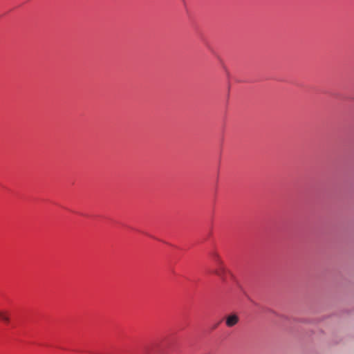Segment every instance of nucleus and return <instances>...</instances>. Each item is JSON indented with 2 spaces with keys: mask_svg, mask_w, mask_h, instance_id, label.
<instances>
[{
  "mask_svg": "<svg viewBox=\"0 0 354 354\" xmlns=\"http://www.w3.org/2000/svg\"><path fill=\"white\" fill-rule=\"evenodd\" d=\"M214 266V268L213 269L212 272L218 276L223 281H225L227 270L224 266L223 261H222L219 264H216Z\"/></svg>",
  "mask_w": 354,
  "mask_h": 354,
  "instance_id": "nucleus-1",
  "label": "nucleus"
},
{
  "mask_svg": "<svg viewBox=\"0 0 354 354\" xmlns=\"http://www.w3.org/2000/svg\"><path fill=\"white\" fill-rule=\"evenodd\" d=\"M239 322V317L236 314L232 313L227 315L225 318V324L227 327H233Z\"/></svg>",
  "mask_w": 354,
  "mask_h": 354,
  "instance_id": "nucleus-2",
  "label": "nucleus"
},
{
  "mask_svg": "<svg viewBox=\"0 0 354 354\" xmlns=\"http://www.w3.org/2000/svg\"><path fill=\"white\" fill-rule=\"evenodd\" d=\"M0 319L6 323L9 322L8 316L6 313L3 312H0Z\"/></svg>",
  "mask_w": 354,
  "mask_h": 354,
  "instance_id": "nucleus-4",
  "label": "nucleus"
},
{
  "mask_svg": "<svg viewBox=\"0 0 354 354\" xmlns=\"http://www.w3.org/2000/svg\"><path fill=\"white\" fill-rule=\"evenodd\" d=\"M212 259L214 263V266L216 264H219L222 259L219 254L217 252H213L212 254Z\"/></svg>",
  "mask_w": 354,
  "mask_h": 354,
  "instance_id": "nucleus-3",
  "label": "nucleus"
}]
</instances>
